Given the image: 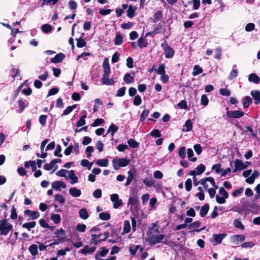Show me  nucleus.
<instances>
[{
  "label": "nucleus",
  "instance_id": "1",
  "mask_svg": "<svg viewBox=\"0 0 260 260\" xmlns=\"http://www.w3.org/2000/svg\"><path fill=\"white\" fill-rule=\"evenodd\" d=\"M103 72L101 82L102 84L106 85H114L115 81L113 78H109V76L111 73V69L109 65L108 59L105 58L103 63Z\"/></svg>",
  "mask_w": 260,
  "mask_h": 260
},
{
  "label": "nucleus",
  "instance_id": "2",
  "mask_svg": "<svg viewBox=\"0 0 260 260\" xmlns=\"http://www.w3.org/2000/svg\"><path fill=\"white\" fill-rule=\"evenodd\" d=\"M152 228L149 229V235L147 238V242L151 245H154L157 243H159L162 241L165 238L164 235H156L153 232L150 231Z\"/></svg>",
  "mask_w": 260,
  "mask_h": 260
},
{
  "label": "nucleus",
  "instance_id": "3",
  "mask_svg": "<svg viewBox=\"0 0 260 260\" xmlns=\"http://www.w3.org/2000/svg\"><path fill=\"white\" fill-rule=\"evenodd\" d=\"M13 228L12 224L8 222L6 219L0 220V234L2 235H7Z\"/></svg>",
  "mask_w": 260,
  "mask_h": 260
},
{
  "label": "nucleus",
  "instance_id": "4",
  "mask_svg": "<svg viewBox=\"0 0 260 260\" xmlns=\"http://www.w3.org/2000/svg\"><path fill=\"white\" fill-rule=\"evenodd\" d=\"M226 115L229 118H240L244 115V112L239 110H227Z\"/></svg>",
  "mask_w": 260,
  "mask_h": 260
},
{
  "label": "nucleus",
  "instance_id": "5",
  "mask_svg": "<svg viewBox=\"0 0 260 260\" xmlns=\"http://www.w3.org/2000/svg\"><path fill=\"white\" fill-rule=\"evenodd\" d=\"M245 236L243 235H236L231 237V242L235 245H238L245 240Z\"/></svg>",
  "mask_w": 260,
  "mask_h": 260
},
{
  "label": "nucleus",
  "instance_id": "6",
  "mask_svg": "<svg viewBox=\"0 0 260 260\" xmlns=\"http://www.w3.org/2000/svg\"><path fill=\"white\" fill-rule=\"evenodd\" d=\"M200 225H201V222L200 221H195L193 223L189 224L188 225V229H193V230L191 231V232L194 231L196 232H200L201 231H203L205 229V227H204L200 229H198V228L200 226Z\"/></svg>",
  "mask_w": 260,
  "mask_h": 260
},
{
  "label": "nucleus",
  "instance_id": "7",
  "mask_svg": "<svg viewBox=\"0 0 260 260\" xmlns=\"http://www.w3.org/2000/svg\"><path fill=\"white\" fill-rule=\"evenodd\" d=\"M234 163L235 167V168L233 170V172L234 173L237 171L242 170L247 168V165L243 164V162L239 159H236L235 160Z\"/></svg>",
  "mask_w": 260,
  "mask_h": 260
},
{
  "label": "nucleus",
  "instance_id": "8",
  "mask_svg": "<svg viewBox=\"0 0 260 260\" xmlns=\"http://www.w3.org/2000/svg\"><path fill=\"white\" fill-rule=\"evenodd\" d=\"M52 188L58 191L61 190V188H65L66 184L61 181H55L53 182L52 184Z\"/></svg>",
  "mask_w": 260,
  "mask_h": 260
},
{
  "label": "nucleus",
  "instance_id": "9",
  "mask_svg": "<svg viewBox=\"0 0 260 260\" xmlns=\"http://www.w3.org/2000/svg\"><path fill=\"white\" fill-rule=\"evenodd\" d=\"M24 214L27 215L28 216L30 217L31 219L35 220L39 218L40 216V214L38 211H31L27 209L25 210L24 212Z\"/></svg>",
  "mask_w": 260,
  "mask_h": 260
},
{
  "label": "nucleus",
  "instance_id": "10",
  "mask_svg": "<svg viewBox=\"0 0 260 260\" xmlns=\"http://www.w3.org/2000/svg\"><path fill=\"white\" fill-rule=\"evenodd\" d=\"M250 94L254 99V103L255 105H258L260 103V91L258 90H254L250 92Z\"/></svg>",
  "mask_w": 260,
  "mask_h": 260
},
{
  "label": "nucleus",
  "instance_id": "11",
  "mask_svg": "<svg viewBox=\"0 0 260 260\" xmlns=\"http://www.w3.org/2000/svg\"><path fill=\"white\" fill-rule=\"evenodd\" d=\"M65 57L66 55L63 53H58L54 57L51 59V62L55 63L60 62L63 60Z\"/></svg>",
  "mask_w": 260,
  "mask_h": 260
},
{
  "label": "nucleus",
  "instance_id": "12",
  "mask_svg": "<svg viewBox=\"0 0 260 260\" xmlns=\"http://www.w3.org/2000/svg\"><path fill=\"white\" fill-rule=\"evenodd\" d=\"M226 235H227L225 233L214 234L213 236L214 241L216 243V244H220L222 240L226 236Z\"/></svg>",
  "mask_w": 260,
  "mask_h": 260
},
{
  "label": "nucleus",
  "instance_id": "13",
  "mask_svg": "<svg viewBox=\"0 0 260 260\" xmlns=\"http://www.w3.org/2000/svg\"><path fill=\"white\" fill-rule=\"evenodd\" d=\"M70 194L73 197L77 198L81 196V191L76 187H72L69 189Z\"/></svg>",
  "mask_w": 260,
  "mask_h": 260
},
{
  "label": "nucleus",
  "instance_id": "14",
  "mask_svg": "<svg viewBox=\"0 0 260 260\" xmlns=\"http://www.w3.org/2000/svg\"><path fill=\"white\" fill-rule=\"evenodd\" d=\"M248 80L250 82L258 84L260 82V78L254 73H251L248 76Z\"/></svg>",
  "mask_w": 260,
  "mask_h": 260
},
{
  "label": "nucleus",
  "instance_id": "15",
  "mask_svg": "<svg viewBox=\"0 0 260 260\" xmlns=\"http://www.w3.org/2000/svg\"><path fill=\"white\" fill-rule=\"evenodd\" d=\"M165 57L167 58H172L175 54V51L174 49L171 47L170 46L167 49H166L165 51Z\"/></svg>",
  "mask_w": 260,
  "mask_h": 260
},
{
  "label": "nucleus",
  "instance_id": "16",
  "mask_svg": "<svg viewBox=\"0 0 260 260\" xmlns=\"http://www.w3.org/2000/svg\"><path fill=\"white\" fill-rule=\"evenodd\" d=\"M68 177L72 180L71 183L72 184H75L78 182V178L76 176L74 170H71L69 172Z\"/></svg>",
  "mask_w": 260,
  "mask_h": 260
},
{
  "label": "nucleus",
  "instance_id": "17",
  "mask_svg": "<svg viewBox=\"0 0 260 260\" xmlns=\"http://www.w3.org/2000/svg\"><path fill=\"white\" fill-rule=\"evenodd\" d=\"M192 128V122L190 119L186 121L184 127L182 128L183 132H187L190 131Z\"/></svg>",
  "mask_w": 260,
  "mask_h": 260
},
{
  "label": "nucleus",
  "instance_id": "18",
  "mask_svg": "<svg viewBox=\"0 0 260 260\" xmlns=\"http://www.w3.org/2000/svg\"><path fill=\"white\" fill-rule=\"evenodd\" d=\"M209 210V205L206 204L202 206L200 210V215L202 217H205L208 213Z\"/></svg>",
  "mask_w": 260,
  "mask_h": 260
},
{
  "label": "nucleus",
  "instance_id": "19",
  "mask_svg": "<svg viewBox=\"0 0 260 260\" xmlns=\"http://www.w3.org/2000/svg\"><path fill=\"white\" fill-rule=\"evenodd\" d=\"M118 127L114 124H111L108 128L107 133L104 136H106L108 133H111L112 136H113L114 134L118 131Z\"/></svg>",
  "mask_w": 260,
  "mask_h": 260
},
{
  "label": "nucleus",
  "instance_id": "20",
  "mask_svg": "<svg viewBox=\"0 0 260 260\" xmlns=\"http://www.w3.org/2000/svg\"><path fill=\"white\" fill-rule=\"evenodd\" d=\"M252 103V99L249 96H246L243 100V106L244 108H247Z\"/></svg>",
  "mask_w": 260,
  "mask_h": 260
},
{
  "label": "nucleus",
  "instance_id": "21",
  "mask_svg": "<svg viewBox=\"0 0 260 260\" xmlns=\"http://www.w3.org/2000/svg\"><path fill=\"white\" fill-rule=\"evenodd\" d=\"M38 248L36 244H32L29 247L28 250L31 254L35 256L38 254Z\"/></svg>",
  "mask_w": 260,
  "mask_h": 260
},
{
  "label": "nucleus",
  "instance_id": "22",
  "mask_svg": "<svg viewBox=\"0 0 260 260\" xmlns=\"http://www.w3.org/2000/svg\"><path fill=\"white\" fill-rule=\"evenodd\" d=\"M137 8L136 7H134L132 6V5H130L128 7V9L127 10V16L129 18H132L135 15V13L136 10Z\"/></svg>",
  "mask_w": 260,
  "mask_h": 260
},
{
  "label": "nucleus",
  "instance_id": "23",
  "mask_svg": "<svg viewBox=\"0 0 260 260\" xmlns=\"http://www.w3.org/2000/svg\"><path fill=\"white\" fill-rule=\"evenodd\" d=\"M79 214L80 217L84 220L87 219L89 217L88 212L85 208L80 209L79 211Z\"/></svg>",
  "mask_w": 260,
  "mask_h": 260
},
{
  "label": "nucleus",
  "instance_id": "24",
  "mask_svg": "<svg viewBox=\"0 0 260 260\" xmlns=\"http://www.w3.org/2000/svg\"><path fill=\"white\" fill-rule=\"evenodd\" d=\"M123 80L126 84H130L134 82V77L131 76L129 73H126L123 77Z\"/></svg>",
  "mask_w": 260,
  "mask_h": 260
},
{
  "label": "nucleus",
  "instance_id": "25",
  "mask_svg": "<svg viewBox=\"0 0 260 260\" xmlns=\"http://www.w3.org/2000/svg\"><path fill=\"white\" fill-rule=\"evenodd\" d=\"M96 164L100 167H106L108 166V160L106 158L99 159L96 161Z\"/></svg>",
  "mask_w": 260,
  "mask_h": 260
},
{
  "label": "nucleus",
  "instance_id": "26",
  "mask_svg": "<svg viewBox=\"0 0 260 260\" xmlns=\"http://www.w3.org/2000/svg\"><path fill=\"white\" fill-rule=\"evenodd\" d=\"M36 225L35 221H31L29 222H26L23 224L22 228L27 229L30 231L31 229L34 228Z\"/></svg>",
  "mask_w": 260,
  "mask_h": 260
},
{
  "label": "nucleus",
  "instance_id": "27",
  "mask_svg": "<svg viewBox=\"0 0 260 260\" xmlns=\"http://www.w3.org/2000/svg\"><path fill=\"white\" fill-rule=\"evenodd\" d=\"M120 167H125L129 164V160L125 158H120L118 159Z\"/></svg>",
  "mask_w": 260,
  "mask_h": 260
},
{
  "label": "nucleus",
  "instance_id": "28",
  "mask_svg": "<svg viewBox=\"0 0 260 260\" xmlns=\"http://www.w3.org/2000/svg\"><path fill=\"white\" fill-rule=\"evenodd\" d=\"M147 44V42L144 38L141 37L138 40V46L140 48L146 47Z\"/></svg>",
  "mask_w": 260,
  "mask_h": 260
},
{
  "label": "nucleus",
  "instance_id": "29",
  "mask_svg": "<svg viewBox=\"0 0 260 260\" xmlns=\"http://www.w3.org/2000/svg\"><path fill=\"white\" fill-rule=\"evenodd\" d=\"M162 18V13L161 11H157L154 15L153 22L155 23L160 20Z\"/></svg>",
  "mask_w": 260,
  "mask_h": 260
},
{
  "label": "nucleus",
  "instance_id": "30",
  "mask_svg": "<svg viewBox=\"0 0 260 260\" xmlns=\"http://www.w3.org/2000/svg\"><path fill=\"white\" fill-rule=\"evenodd\" d=\"M77 107L76 105L73 106H68L64 111L63 113L61 114V116L67 115L69 114L75 108Z\"/></svg>",
  "mask_w": 260,
  "mask_h": 260
},
{
  "label": "nucleus",
  "instance_id": "31",
  "mask_svg": "<svg viewBox=\"0 0 260 260\" xmlns=\"http://www.w3.org/2000/svg\"><path fill=\"white\" fill-rule=\"evenodd\" d=\"M203 72V69L199 65H196L193 70L192 75L197 76Z\"/></svg>",
  "mask_w": 260,
  "mask_h": 260
},
{
  "label": "nucleus",
  "instance_id": "32",
  "mask_svg": "<svg viewBox=\"0 0 260 260\" xmlns=\"http://www.w3.org/2000/svg\"><path fill=\"white\" fill-rule=\"evenodd\" d=\"M233 224H234V226L236 228H238V229H239L241 230H243L244 229V226L242 224V223L241 222L240 218L239 219H237L235 220L234 221Z\"/></svg>",
  "mask_w": 260,
  "mask_h": 260
},
{
  "label": "nucleus",
  "instance_id": "33",
  "mask_svg": "<svg viewBox=\"0 0 260 260\" xmlns=\"http://www.w3.org/2000/svg\"><path fill=\"white\" fill-rule=\"evenodd\" d=\"M127 143L129 147L136 148L139 146V143L133 139H129L127 140Z\"/></svg>",
  "mask_w": 260,
  "mask_h": 260
},
{
  "label": "nucleus",
  "instance_id": "34",
  "mask_svg": "<svg viewBox=\"0 0 260 260\" xmlns=\"http://www.w3.org/2000/svg\"><path fill=\"white\" fill-rule=\"evenodd\" d=\"M123 41V37L122 36L119 34H117L116 35V37L114 40V44L115 45H120L122 44Z\"/></svg>",
  "mask_w": 260,
  "mask_h": 260
},
{
  "label": "nucleus",
  "instance_id": "35",
  "mask_svg": "<svg viewBox=\"0 0 260 260\" xmlns=\"http://www.w3.org/2000/svg\"><path fill=\"white\" fill-rule=\"evenodd\" d=\"M127 174L128 177L126 178V181L124 184L125 186H127L128 185H129L131 183L134 178V175L131 171H129Z\"/></svg>",
  "mask_w": 260,
  "mask_h": 260
},
{
  "label": "nucleus",
  "instance_id": "36",
  "mask_svg": "<svg viewBox=\"0 0 260 260\" xmlns=\"http://www.w3.org/2000/svg\"><path fill=\"white\" fill-rule=\"evenodd\" d=\"M50 218L56 224L59 223L61 220L60 216L58 214H53Z\"/></svg>",
  "mask_w": 260,
  "mask_h": 260
},
{
  "label": "nucleus",
  "instance_id": "37",
  "mask_svg": "<svg viewBox=\"0 0 260 260\" xmlns=\"http://www.w3.org/2000/svg\"><path fill=\"white\" fill-rule=\"evenodd\" d=\"M52 26L48 24H45L42 26V30L43 32L47 34L52 30Z\"/></svg>",
  "mask_w": 260,
  "mask_h": 260
},
{
  "label": "nucleus",
  "instance_id": "38",
  "mask_svg": "<svg viewBox=\"0 0 260 260\" xmlns=\"http://www.w3.org/2000/svg\"><path fill=\"white\" fill-rule=\"evenodd\" d=\"M205 170V166L201 164L199 165L196 168V171L197 173V175H200L202 174Z\"/></svg>",
  "mask_w": 260,
  "mask_h": 260
},
{
  "label": "nucleus",
  "instance_id": "39",
  "mask_svg": "<svg viewBox=\"0 0 260 260\" xmlns=\"http://www.w3.org/2000/svg\"><path fill=\"white\" fill-rule=\"evenodd\" d=\"M86 42L82 38L77 39V46L78 48H82L86 46Z\"/></svg>",
  "mask_w": 260,
  "mask_h": 260
},
{
  "label": "nucleus",
  "instance_id": "40",
  "mask_svg": "<svg viewBox=\"0 0 260 260\" xmlns=\"http://www.w3.org/2000/svg\"><path fill=\"white\" fill-rule=\"evenodd\" d=\"M99 218L102 220H108L110 218V214L106 212H102L99 214Z\"/></svg>",
  "mask_w": 260,
  "mask_h": 260
},
{
  "label": "nucleus",
  "instance_id": "41",
  "mask_svg": "<svg viewBox=\"0 0 260 260\" xmlns=\"http://www.w3.org/2000/svg\"><path fill=\"white\" fill-rule=\"evenodd\" d=\"M86 117V115H82L79 121L77 122L76 124V126L77 127H80L85 124L86 121H85V118Z\"/></svg>",
  "mask_w": 260,
  "mask_h": 260
},
{
  "label": "nucleus",
  "instance_id": "42",
  "mask_svg": "<svg viewBox=\"0 0 260 260\" xmlns=\"http://www.w3.org/2000/svg\"><path fill=\"white\" fill-rule=\"evenodd\" d=\"M212 169L215 170L216 174H220L223 171V169L221 168V165L220 164H216L213 165Z\"/></svg>",
  "mask_w": 260,
  "mask_h": 260
},
{
  "label": "nucleus",
  "instance_id": "43",
  "mask_svg": "<svg viewBox=\"0 0 260 260\" xmlns=\"http://www.w3.org/2000/svg\"><path fill=\"white\" fill-rule=\"evenodd\" d=\"M138 201L136 198H129L128 199V204L132 207H136L137 206Z\"/></svg>",
  "mask_w": 260,
  "mask_h": 260
},
{
  "label": "nucleus",
  "instance_id": "44",
  "mask_svg": "<svg viewBox=\"0 0 260 260\" xmlns=\"http://www.w3.org/2000/svg\"><path fill=\"white\" fill-rule=\"evenodd\" d=\"M131 230V225L130 223L127 220H125L124 221V227H123V233H128Z\"/></svg>",
  "mask_w": 260,
  "mask_h": 260
},
{
  "label": "nucleus",
  "instance_id": "45",
  "mask_svg": "<svg viewBox=\"0 0 260 260\" xmlns=\"http://www.w3.org/2000/svg\"><path fill=\"white\" fill-rule=\"evenodd\" d=\"M193 155V151L192 149L191 148H188L187 149V156L188 157V159L190 161H191L192 162H194L197 160V158L193 157V158H191Z\"/></svg>",
  "mask_w": 260,
  "mask_h": 260
},
{
  "label": "nucleus",
  "instance_id": "46",
  "mask_svg": "<svg viewBox=\"0 0 260 260\" xmlns=\"http://www.w3.org/2000/svg\"><path fill=\"white\" fill-rule=\"evenodd\" d=\"M149 114V110H144L141 113L140 115V121L142 122H144L146 117L148 116V115Z\"/></svg>",
  "mask_w": 260,
  "mask_h": 260
},
{
  "label": "nucleus",
  "instance_id": "47",
  "mask_svg": "<svg viewBox=\"0 0 260 260\" xmlns=\"http://www.w3.org/2000/svg\"><path fill=\"white\" fill-rule=\"evenodd\" d=\"M178 155L182 159L186 156V148L185 147H181L178 150Z\"/></svg>",
  "mask_w": 260,
  "mask_h": 260
},
{
  "label": "nucleus",
  "instance_id": "48",
  "mask_svg": "<svg viewBox=\"0 0 260 260\" xmlns=\"http://www.w3.org/2000/svg\"><path fill=\"white\" fill-rule=\"evenodd\" d=\"M47 119V116L46 115H41L39 117V122L42 126H45L46 124V121Z\"/></svg>",
  "mask_w": 260,
  "mask_h": 260
},
{
  "label": "nucleus",
  "instance_id": "49",
  "mask_svg": "<svg viewBox=\"0 0 260 260\" xmlns=\"http://www.w3.org/2000/svg\"><path fill=\"white\" fill-rule=\"evenodd\" d=\"M61 151V147L60 145H57L56 148L54 152V154L55 156H57L59 157H61L62 156V154L60 153Z\"/></svg>",
  "mask_w": 260,
  "mask_h": 260
},
{
  "label": "nucleus",
  "instance_id": "50",
  "mask_svg": "<svg viewBox=\"0 0 260 260\" xmlns=\"http://www.w3.org/2000/svg\"><path fill=\"white\" fill-rule=\"evenodd\" d=\"M142 103L141 98L140 95H137L135 96L133 104L135 106H138L141 105Z\"/></svg>",
  "mask_w": 260,
  "mask_h": 260
},
{
  "label": "nucleus",
  "instance_id": "51",
  "mask_svg": "<svg viewBox=\"0 0 260 260\" xmlns=\"http://www.w3.org/2000/svg\"><path fill=\"white\" fill-rule=\"evenodd\" d=\"M185 189L187 191H189L192 187V181L190 178H188L185 183Z\"/></svg>",
  "mask_w": 260,
  "mask_h": 260
},
{
  "label": "nucleus",
  "instance_id": "52",
  "mask_svg": "<svg viewBox=\"0 0 260 260\" xmlns=\"http://www.w3.org/2000/svg\"><path fill=\"white\" fill-rule=\"evenodd\" d=\"M157 72L158 75H160L166 74L165 64H161L159 66Z\"/></svg>",
  "mask_w": 260,
  "mask_h": 260
},
{
  "label": "nucleus",
  "instance_id": "53",
  "mask_svg": "<svg viewBox=\"0 0 260 260\" xmlns=\"http://www.w3.org/2000/svg\"><path fill=\"white\" fill-rule=\"evenodd\" d=\"M125 90H126L125 87H122L120 88L117 90L116 96H119V97L123 96L125 93Z\"/></svg>",
  "mask_w": 260,
  "mask_h": 260
},
{
  "label": "nucleus",
  "instance_id": "54",
  "mask_svg": "<svg viewBox=\"0 0 260 260\" xmlns=\"http://www.w3.org/2000/svg\"><path fill=\"white\" fill-rule=\"evenodd\" d=\"M55 164L52 160L49 164H46L44 166V169L47 171L51 170L55 166Z\"/></svg>",
  "mask_w": 260,
  "mask_h": 260
},
{
  "label": "nucleus",
  "instance_id": "55",
  "mask_svg": "<svg viewBox=\"0 0 260 260\" xmlns=\"http://www.w3.org/2000/svg\"><path fill=\"white\" fill-rule=\"evenodd\" d=\"M18 104L19 107V112L21 113L23 111L25 108V103L22 100L18 101Z\"/></svg>",
  "mask_w": 260,
  "mask_h": 260
},
{
  "label": "nucleus",
  "instance_id": "56",
  "mask_svg": "<svg viewBox=\"0 0 260 260\" xmlns=\"http://www.w3.org/2000/svg\"><path fill=\"white\" fill-rule=\"evenodd\" d=\"M150 135L154 138H158L161 136L160 131L157 129L152 131L150 133Z\"/></svg>",
  "mask_w": 260,
  "mask_h": 260
},
{
  "label": "nucleus",
  "instance_id": "57",
  "mask_svg": "<svg viewBox=\"0 0 260 260\" xmlns=\"http://www.w3.org/2000/svg\"><path fill=\"white\" fill-rule=\"evenodd\" d=\"M219 92L221 95L223 96H229L231 93V91L226 88H221L219 90Z\"/></svg>",
  "mask_w": 260,
  "mask_h": 260
},
{
  "label": "nucleus",
  "instance_id": "58",
  "mask_svg": "<svg viewBox=\"0 0 260 260\" xmlns=\"http://www.w3.org/2000/svg\"><path fill=\"white\" fill-rule=\"evenodd\" d=\"M105 122L104 120L102 118H97L96 119L93 123L91 124V126L95 127L100 125V124L103 123Z\"/></svg>",
  "mask_w": 260,
  "mask_h": 260
},
{
  "label": "nucleus",
  "instance_id": "59",
  "mask_svg": "<svg viewBox=\"0 0 260 260\" xmlns=\"http://www.w3.org/2000/svg\"><path fill=\"white\" fill-rule=\"evenodd\" d=\"M94 151V148L93 146H88L85 150V152L87 154V157L89 158L91 156V153L93 152Z\"/></svg>",
  "mask_w": 260,
  "mask_h": 260
},
{
  "label": "nucleus",
  "instance_id": "60",
  "mask_svg": "<svg viewBox=\"0 0 260 260\" xmlns=\"http://www.w3.org/2000/svg\"><path fill=\"white\" fill-rule=\"evenodd\" d=\"M55 200L62 204H63L65 202L64 198L60 194H57L55 196Z\"/></svg>",
  "mask_w": 260,
  "mask_h": 260
},
{
  "label": "nucleus",
  "instance_id": "61",
  "mask_svg": "<svg viewBox=\"0 0 260 260\" xmlns=\"http://www.w3.org/2000/svg\"><path fill=\"white\" fill-rule=\"evenodd\" d=\"M219 193L223 197L228 199L229 198V194L227 191L223 187H220L219 188Z\"/></svg>",
  "mask_w": 260,
  "mask_h": 260
},
{
  "label": "nucleus",
  "instance_id": "62",
  "mask_svg": "<svg viewBox=\"0 0 260 260\" xmlns=\"http://www.w3.org/2000/svg\"><path fill=\"white\" fill-rule=\"evenodd\" d=\"M86 228V225L84 224H78L76 226V230L79 232H84Z\"/></svg>",
  "mask_w": 260,
  "mask_h": 260
},
{
  "label": "nucleus",
  "instance_id": "63",
  "mask_svg": "<svg viewBox=\"0 0 260 260\" xmlns=\"http://www.w3.org/2000/svg\"><path fill=\"white\" fill-rule=\"evenodd\" d=\"M68 172H69L67 170L61 169L56 173V175L59 177H65L66 176V174Z\"/></svg>",
  "mask_w": 260,
  "mask_h": 260
},
{
  "label": "nucleus",
  "instance_id": "64",
  "mask_svg": "<svg viewBox=\"0 0 260 260\" xmlns=\"http://www.w3.org/2000/svg\"><path fill=\"white\" fill-rule=\"evenodd\" d=\"M201 102L203 105L206 106L208 104L209 100L206 95L203 94L201 96Z\"/></svg>",
  "mask_w": 260,
  "mask_h": 260
}]
</instances>
